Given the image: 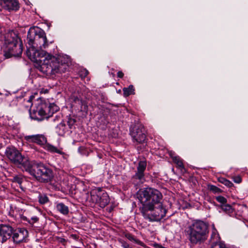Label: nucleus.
Listing matches in <instances>:
<instances>
[{
    "mask_svg": "<svg viewBox=\"0 0 248 248\" xmlns=\"http://www.w3.org/2000/svg\"><path fill=\"white\" fill-rule=\"evenodd\" d=\"M13 228L9 225L0 224V238L2 243H5L12 235Z\"/></svg>",
    "mask_w": 248,
    "mask_h": 248,
    "instance_id": "ddd939ff",
    "label": "nucleus"
},
{
    "mask_svg": "<svg viewBox=\"0 0 248 248\" xmlns=\"http://www.w3.org/2000/svg\"><path fill=\"white\" fill-rule=\"evenodd\" d=\"M91 201L98 204L101 208H104L109 202L108 194L101 188L98 187L91 192Z\"/></svg>",
    "mask_w": 248,
    "mask_h": 248,
    "instance_id": "6e6552de",
    "label": "nucleus"
},
{
    "mask_svg": "<svg viewBox=\"0 0 248 248\" xmlns=\"http://www.w3.org/2000/svg\"><path fill=\"white\" fill-rule=\"evenodd\" d=\"M50 117H52L51 121H53L55 124H59L62 122V116L60 115H56L54 117L52 115Z\"/></svg>",
    "mask_w": 248,
    "mask_h": 248,
    "instance_id": "bb28decb",
    "label": "nucleus"
},
{
    "mask_svg": "<svg viewBox=\"0 0 248 248\" xmlns=\"http://www.w3.org/2000/svg\"><path fill=\"white\" fill-rule=\"evenodd\" d=\"M185 231L188 239L192 244H201L208 238V225L203 221L196 220L189 225Z\"/></svg>",
    "mask_w": 248,
    "mask_h": 248,
    "instance_id": "20e7f679",
    "label": "nucleus"
},
{
    "mask_svg": "<svg viewBox=\"0 0 248 248\" xmlns=\"http://www.w3.org/2000/svg\"><path fill=\"white\" fill-rule=\"evenodd\" d=\"M88 74V72L87 71H85L84 72V76H86Z\"/></svg>",
    "mask_w": 248,
    "mask_h": 248,
    "instance_id": "f704fd0d",
    "label": "nucleus"
},
{
    "mask_svg": "<svg viewBox=\"0 0 248 248\" xmlns=\"http://www.w3.org/2000/svg\"><path fill=\"white\" fill-rule=\"evenodd\" d=\"M76 100L78 102L79 104L80 103L81 104L83 105V103L81 100L78 99V98H77Z\"/></svg>",
    "mask_w": 248,
    "mask_h": 248,
    "instance_id": "72a5a7b5",
    "label": "nucleus"
},
{
    "mask_svg": "<svg viewBox=\"0 0 248 248\" xmlns=\"http://www.w3.org/2000/svg\"><path fill=\"white\" fill-rule=\"evenodd\" d=\"M39 202L41 204H45L48 202V198L45 194H40L38 196Z\"/></svg>",
    "mask_w": 248,
    "mask_h": 248,
    "instance_id": "b1692460",
    "label": "nucleus"
},
{
    "mask_svg": "<svg viewBox=\"0 0 248 248\" xmlns=\"http://www.w3.org/2000/svg\"><path fill=\"white\" fill-rule=\"evenodd\" d=\"M134 87L133 85H129L128 88H124L123 89L124 95L128 96L130 94L134 93Z\"/></svg>",
    "mask_w": 248,
    "mask_h": 248,
    "instance_id": "5701e85b",
    "label": "nucleus"
},
{
    "mask_svg": "<svg viewBox=\"0 0 248 248\" xmlns=\"http://www.w3.org/2000/svg\"><path fill=\"white\" fill-rule=\"evenodd\" d=\"M45 145V149L47 151H48L51 153H60V151L59 150V149L57 147H56L50 144H48V143L46 144V143Z\"/></svg>",
    "mask_w": 248,
    "mask_h": 248,
    "instance_id": "4be33fe9",
    "label": "nucleus"
},
{
    "mask_svg": "<svg viewBox=\"0 0 248 248\" xmlns=\"http://www.w3.org/2000/svg\"><path fill=\"white\" fill-rule=\"evenodd\" d=\"M233 180L236 183H240L241 182V178L239 176H237L234 177Z\"/></svg>",
    "mask_w": 248,
    "mask_h": 248,
    "instance_id": "2f4dec72",
    "label": "nucleus"
},
{
    "mask_svg": "<svg viewBox=\"0 0 248 248\" xmlns=\"http://www.w3.org/2000/svg\"><path fill=\"white\" fill-rule=\"evenodd\" d=\"M56 208L57 211L63 215H67L69 212L68 207L62 202L57 203Z\"/></svg>",
    "mask_w": 248,
    "mask_h": 248,
    "instance_id": "f3484780",
    "label": "nucleus"
},
{
    "mask_svg": "<svg viewBox=\"0 0 248 248\" xmlns=\"http://www.w3.org/2000/svg\"><path fill=\"white\" fill-rule=\"evenodd\" d=\"M208 189L214 193H220L221 192V190L220 188L214 185L208 186Z\"/></svg>",
    "mask_w": 248,
    "mask_h": 248,
    "instance_id": "a878e982",
    "label": "nucleus"
},
{
    "mask_svg": "<svg viewBox=\"0 0 248 248\" xmlns=\"http://www.w3.org/2000/svg\"><path fill=\"white\" fill-rule=\"evenodd\" d=\"M59 109V108L55 104H48L41 100L37 103L36 108L30 111V116L31 119L41 121L50 118Z\"/></svg>",
    "mask_w": 248,
    "mask_h": 248,
    "instance_id": "0eeeda50",
    "label": "nucleus"
},
{
    "mask_svg": "<svg viewBox=\"0 0 248 248\" xmlns=\"http://www.w3.org/2000/svg\"><path fill=\"white\" fill-rule=\"evenodd\" d=\"M0 5L9 11H16L19 8V3L16 0H0Z\"/></svg>",
    "mask_w": 248,
    "mask_h": 248,
    "instance_id": "2eb2a0df",
    "label": "nucleus"
},
{
    "mask_svg": "<svg viewBox=\"0 0 248 248\" xmlns=\"http://www.w3.org/2000/svg\"><path fill=\"white\" fill-rule=\"evenodd\" d=\"M28 236V231L24 228H18L15 230L13 229L11 235L13 242L16 245L26 243Z\"/></svg>",
    "mask_w": 248,
    "mask_h": 248,
    "instance_id": "9b49d317",
    "label": "nucleus"
},
{
    "mask_svg": "<svg viewBox=\"0 0 248 248\" xmlns=\"http://www.w3.org/2000/svg\"><path fill=\"white\" fill-rule=\"evenodd\" d=\"M125 237L129 239L130 241H133L135 243L140 245L141 246H144V244L141 241L137 239L133 235L131 234L128 233L125 234Z\"/></svg>",
    "mask_w": 248,
    "mask_h": 248,
    "instance_id": "aec40b11",
    "label": "nucleus"
},
{
    "mask_svg": "<svg viewBox=\"0 0 248 248\" xmlns=\"http://www.w3.org/2000/svg\"><path fill=\"white\" fill-rule=\"evenodd\" d=\"M221 208L225 213L229 215V216H231L233 212V209L229 204H223L221 205Z\"/></svg>",
    "mask_w": 248,
    "mask_h": 248,
    "instance_id": "412c9836",
    "label": "nucleus"
},
{
    "mask_svg": "<svg viewBox=\"0 0 248 248\" xmlns=\"http://www.w3.org/2000/svg\"><path fill=\"white\" fill-rule=\"evenodd\" d=\"M5 154L6 156L15 164L22 165L25 169L26 163L29 162L14 147H8L6 148Z\"/></svg>",
    "mask_w": 248,
    "mask_h": 248,
    "instance_id": "1a4fd4ad",
    "label": "nucleus"
},
{
    "mask_svg": "<svg viewBox=\"0 0 248 248\" xmlns=\"http://www.w3.org/2000/svg\"><path fill=\"white\" fill-rule=\"evenodd\" d=\"M27 55L31 61H40V56L46 54L43 49L48 47L49 43L47 41L45 32L38 27L31 28L28 32Z\"/></svg>",
    "mask_w": 248,
    "mask_h": 248,
    "instance_id": "f03ea898",
    "label": "nucleus"
},
{
    "mask_svg": "<svg viewBox=\"0 0 248 248\" xmlns=\"http://www.w3.org/2000/svg\"><path fill=\"white\" fill-rule=\"evenodd\" d=\"M147 167V162L145 160H140L138 162L137 170L133 176L132 179L142 182L144 180V171Z\"/></svg>",
    "mask_w": 248,
    "mask_h": 248,
    "instance_id": "f8f14e48",
    "label": "nucleus"
},
{
    "mask_svg": "<svg viewBox=\"0 0 248 248\" xmlns=\"http://www.w3.org/2000/svg\"><path fill=\"white\" fill-rule=\"evenodd\" d=\"M4 56L6 58L19 57L23 51V44L17 34L13 31L6 34L3 46Z\"/></svg>",
    "mask_w": 248,
    "mask_h": 248,
    "instance_id": "423d86ee",
    "label": "nucleus"
},
{
    "mask_svg": "<svg viewBox=\"0 0 248 248\" xmlns=\"http://www.w3.org/2000/svg\"><path fill=\"white\" fill-rule=\"evenodd\" d=\"M172 160L174 163L176 164L177 167L181 170L182 172L186 171L182 160L179 156L172 157Z\"/></svg>",
    "mask_w": 248,
    "mask_h": 248,
    "instance_id": "6ab92c4d",
    "label": "nucleus"
},
{
    "mask_svg": "<svg viewBox=\"0 0 248 248\" xmlns=\"http://www.w3.org/2000/svg\"><path fill=\"white\" fill-rule=\"evenodd\" d=\"M211 248H229L223 242L220 241L218 234L213 232L211 236Z\"/></svg>",
    "mask_w": 248,
    "mask_h": 248,
    "instance_id": "dca6fc26",
    "label": "nucleus"
},
{
    "mask_svg": "<svg viewBox=\"0 0 248 248\" xmlns=\"http://www.w3.org/2000/svg\"><path fill=\"white\" fill-rule=\"evenodd\" d=\"M25 170L41 183L50 182L54 177L53 170L40 162H27L26 163Z\"/></svg>",
    "mask_w": 248,
    "mask_h": 248,
    "instance_id": "39448f33",
    "label": "nucleus"
},
{
    "mask_svg": "<svg viewBox=\"0 0 248 248\" xmlns=\"http://www.w3.org/2000/svg\"><path fill=\"white\" fill-rule=\"evenodd\" d=\"M145 129L142 124L136 125L130 131V134L133 141L139 143H142L146 139Z\"/></svg>",
    "mask_w": 248,
    "mask_h": 248,
    "instance_id": "9d476101",
    "label": "nucleus"
},
{
    "mask_svg": "<svg viewBox=\"0 0 248 248\" xmlns=\"http://www.w3.org/2000/svg\"><path fill=\"white\" fill-rule=\"evenodd\" d=\"M40 61H33L38 64V69L47 76L55 75L57 73H64L68 69V65L62 62L61 58H57L46 52V54L40 56Z\"/></svg>",
    "mask_w": 248,
    "mask_h": 248,
    "instance_id": "7ed1b4c3",
    "label": "nucleus"
},
{
    "mask_svg": "<svg viewBox=\"0 0 248 248\" xmlns=\"http://www.w3.org/2000/svg\"><path fill=\"white\" fill-rule=\"evenodd\" d=\"M38 220V218L37 217H31V219L28 221L30 223H34Z\"/></svg>",
    "mask_w": 248,
    "mask_h": 248,
    "instance_id": "7c9ffc66",
    "label": "nucleus"
},
{
    "mask_svg": "<svg viewBox=\"0 0 248 248\" xmlns=\"http://www.w3.org/2000/svg\"><path fill=\"white\" fill-rule=\"evenodd\" d=\"M24 139L28 142H32L40 145H45L47 141L46 138L42 134L26 135Z\"/></svg>",
    "mask_w": 248,
    "mask_h": 248,
    "instance_id": "4468645a",
    "label": "nucleus"
},
{
    "mask_svg": "<svg viewBox=\"0 0 248 248\" xmlns=\"http://www.w3.org/2000/svg\"><path fill=\"white\" fill-rule=\"evenodd\" d=\"M76 121L74 119L70 118L68 119V121L67 122V124L70 127V128H71L72 126H73L74 124L75 123Z\"/></svg>",
    "mask_w": 248,
    "mask_h": 248,
    "instance_id": "c756f323",
    "label": "nucleus"
},
{
    "mask_svg": "<svg viewBox=\"0 0 248 248\" xmlns=\"http://www.w3.org/2000/svg\"><path fill=\"white\" fill-rule=\"evenodd\" d=\"M137 196L140 202V211L145 218L158 221L165 216L167 210L161 202L162 195L159 191L146 187L140 189Z\"/></svg>",
    "mask_w": 248,
    "mask_h": 248,
    "instance_id": "f257e3e1",
    "label": "nucleus"
},
{
    "mask_svg": "<svg viewBox=\"0 0 248 248\" xmlns=\"http://www.w3.org/2000/svg\"><path fill=\"white\" fill-rule=\"evenodd\" d=\"M117 76L119 78H122L124 77V73L122 71H119Z\"/></svg>",
    "mask_w": 248,
    "mask_h": 248,
    "instance_id": "473e14b6",
    "label": "nucleus"
},
{
    "mask_svg": "<svg viewBox=\"0 0 248 248\" xmlns=\"http://www.w3.org/2000/svg\"><path fill=\"white\" fill-rule=\"evenodd\" d=\"M219 181L221 183L224 184L228 187H232L233 186V184L230 181L227 180L224 178H220L219 179Z\"/></svg>",
    "mask_w": 248,
    "mask_h": 248,
    "instance_id": "393cba45",
    "label": "nucleus"
},
{
    "mask_svg": "<svg viewBox=\"0 0 248 248\" xmlns=\"http://www.w3.org/2000/svg\"><path fill=\"white\" fill-rule=\"evenodd\" d=\"M216 200L219 203L225 204L227 202V199L221 196H217L216 197Z\"/></svg>",
    "mask_w": 248,
    "mask_h": 248,
    "instance_id": "c85d7f7f",
    "label": "nucleus"
},
{
    "mask_svg": "<svg viewBox=\"0 0 248 248\" xmlns=\"http://www.w3.org/2000/svg\"><path fill=\"white\" fill-rule=\"evenodd\" d=\"M56 132L59 136H63L66 132V125L64 123L61 122L56 127Z\"/></svg>",
    "mask_w": 248,
    "mask_h": 248,
    "instance_id": "a211bd4d",
    "label": "nucleus"
},
{
    "mask_svg": "<svg viewBox=\"0 0 248 248\" xmlns=\"http://www.w3.org/2000/svg\"><path fill=\"white\" fill-rule=\"evenodd\" d=\"M23 181V178L20 175H16L13 177V182L21 185Z\"/></svg>",
    "mask_w": 248,
    "mask_h": 248,
    "instance_id": "cd10ccee",
    "label": "nucleus"
}]
</instances>
